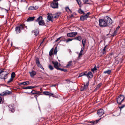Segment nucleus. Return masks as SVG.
Instances as JSON below:
<instances>
[{
  "instance_id": "obj_1",
  "label": "nucleus",
  "mask_w": 125,
  "mask_h": 125,
  "mask_svg": "<svg viewBox=\"0 0 125 125\" xmlns=\"http://www.w3.org/2000/svg\"><path fill=\"white\" fill-rule=\"evenodd\" d=\"M9 72L0 70V77L1 78L5 79L7 77V75Z\"/></svg>"
},
{
  "instance_id": "obj_2",
  "label": "nucleus",
  "mask_w": 125,
  "mask_h": 125,
  "mask_svg": "<svg viewBox=\"0 0 125 125\" xmlns=\"http://www.w3.org/2000/svg\"><path fill=\"white\" fill-rule=\"evenodd\" d=\"M36 21L39 22V24L40 25H44L45 24L44 21L42 20V17L41 16H40L38 18Z\"/></svg>"
},
{
  "instance_id": "obj_3",
  "label": "nucleus",
  "mask_w": 125,
  "mask_h": 125,
  "mask_svg": "<svg viewBox=\"0 0 125 125\" xmlns=\"http://www.w3.org/2000/svg\"><path fill=\"white\" fill-rule=\"evenodd\" d=\"M52 63L54 65V67L57 70L63 71V70L60 68L59 67L60 66V64L57 62H52Z\"/></svg>"
},
{
  "instance_id": "obj_4",
  "label": "nucleus",
  "mask_w": 125,
  "mask_h": 125,
  "mask_svg": "<svg viewBox=\"0 0 125 125\" xmlns=\"http://www.w3.org/2000/svg\"><path fill=\"white\" fill-rule=\"evenodd\" d=\"M99 25L101 27H105L107 25V23L104 20H99Z\"/></svg>"
},
{
  "instance_id": "obj_5",
  "label": "nucleus",
  "mask_w": 125,
  "mask_h": 125,
  "mask_svg": "<svg viewBox=\"0 0 125 125\" xmlns=\"http://www.w3.org/2000/svg\"><path fill=\"white\" fill-rule=\"evenodd\" d=\"M124 99V96L121 95H120L117 99V102L119 104H121Z\"/></svg>"
},
{
  "instance_id": "obj_6",
  "label": "nucleus",
  "mask_w": 125,
  "mask_h": 125,
  "mask_svg": "<svg viewBox=\"0 0 125 125\" xmlns=\"http://www.w3.org/2000/svg\"><path fill=\"white\" fill-rule=\"evenodd\" d=\"M51 6L53 8H57L58 7V3L56 0H54L53 2L51 4Z\"/></svg>"
},
{
  "instance_id": "obj_7",
  "label": "nucleus",
  "mask_w": 125,
  "mask_h": 125,
  "mask_svg": "<svg viewBox=\"0 0 125 125\" xmlns=\"http://www.w3.org/2000/svg\"><path fill=\"white\" fill-rule=\"evenodd\" d=\"M24 28V26L22 25H21L17 27L15 29L17 33H20L21 30H23Z\"/></svg>"
},
{
  "instance_id": "obj_8",
  "label": "nucleus",
  "mask_w": 125,
  "mask_h": 125,
  "mask_svg": "<svg viewBox=\"0 0 125 125\" xmlns=\"http://www.w3.org/2000/svg\"><path fill=\"white\" fill-rule=\"evenodd\" d=\"M106 22L107 23V24H110L112 23L113 22L112 21L109 17L106 16L105 18Z\"/></svg>"
},
{
  "instance_id": "obj_9",
  "label": "nucleus",
  "mask_w": 125,
  "mask_h": 125,
  "mask_svg": "<svg viewBox=\"0 0 125 125\" xmlns=\"http://www.w3.org/2000/svg\"><path fill=\"white\" fill-rule=\"evenodd\" d=\"M104 113V112L103 110L100 109L97 111V114L100 117L103 115Z\"/></svg>"
},
{
  "instance_id": "obj_10",
  "label": "nucleus",
  "mask_w": 125,
  "mask_h": 125,
  "mask_svg": "<svg viewBox=\"0 0 125 125\" xmlns=\"http://www.w3.org/2000/svg\"><path fill=\"white\" fill-rule=\"evenodd\" d=\"M77 34V33L76 32L69 33L67 34V36L68 37H73L76 35Z\"/></svg>"
},
{
  "instance_id": "obj_11",
  "label": "nucleus",
  "mask_w": 125,
  "mask_h": 125,
  "mask_svg": "<svg viewBox=\"0 0 125 125\" xmlns=\"http://www.w3.org/2000/svg\"><path fill=\"white\" fill-rule=\"evenodd\" d=\"M48 16L47 17L48 20L49 21H51L52 22L53 21V17L52 14H51L48 13Z\"/></svg>"
},
{
  "instance_id": "obj_12",
  "label": "nucleus",
  "mask_w": 125,
  "mask_h": 125,
  "mask_svg": "<svg viewBox=\"0 0 125 125\" xmlns=\"http://www.w3.org/2000/svg\"><path fill=\"white\" fill-rule=\"evenodd\" d=\"M89 15L88 13H87L85 15H83L80 17V19L81 20L84 21L88 17Z\"/></svg>"
},
{
  "instance_id": "obj_13",
  "label": "nucleus",
  "mask_w": 125,
  "mask_h": 125,
  "mask_svg": "<svg viewBox=\"0 0 125 125\" xmlns=\"http://www.w3.org/2000/svg\"><path fill=\"white\" fill-rule=\"evenodd\" d=\"M84 75L88 77H89L90 78H92L93 77V75L92 73L90 72H88V73H84Z\"/></svg>"
},
{
  "instance_id": "obj_14",
  "label": "nucleus",
  "mask_w": 125,
  "mask_h": 125,
  "mask_svg": "<svg viewBox=\"0 0 125 125\" xmlns=\"http://www.w3.org/2000/svg\"><path fill=\"white\" fill-rule=\"evenodd\" d=\"M89 85L88 82L87 83L86 85L82 87L81 90V91H83L86 90L88 86Z\"/></svg>"
},
{
  "instance_id": "obj_15",
  "label": "nucleus",
  "mask_w": 125,
  "mask_h": 125,
  "mask_svg": "<svg viewBox=\"0 0 125 125\" xmlns=\"http://www.w3.org/2000/svg\"><path fill=\"white\" fill-rule=\"evenodd\" d=\"M11 94L10 92L8 90H7L5 92H4L0 94V95L1 96L4 95H5L9 94Z\"/></svg>"
},
{
  "instance_id": "obj_16",
  "label": "nucleus",
  "mask_w": 125,
  "mask_h": 125,
  "mask_svg": "<svg viewBox=\"0 0 125 125\" xmlns=\"http://www.w3.org/2000/svg\"><path fill=\"white\" fill-rule=\"evenodd\" d=\"M36 64L38 67L42 69H43V68L42 67V66L41 64L40 63L38 60H36Z\"/></svg>"
},
{
  "instance_id": "obj_17",
  "label": "nucleus",
  "mask_w": 125,
  "mask_h": 125,
  "mask_svg": "<svg viewBox=\"0 0 125 125\" xmlns=\"http://www.w3.org/2000/svg\"><path fill=\"white\" fill-rule=\"evenodd\" d=\"M121 45L123 47H124L125 46V39L121 40Z\"/></svg>"
},
{
  "instance_id": "obj_18",
  "label": "nucleus",
  "mask_w": 125,
  "mask_h": 125,
  "mask_svg": "<svg viewBox=\"0 0 125 125\" xmlns=\"http://www.w3.org/2000/svg\"><path fill=\"white\" fill-rule=\"evenodd\" d=\"M32 33L35 35L37 36L39 33V31L38 29L32 31Z\"/></svg>"
},
{
  "instance_id": "obj_19",
  "label": "nucleus",
  "mask_w": 125,
  "mask_h": 125,
  "mask_svg": "<svg viewBox=\"0 0 125 125\" xmlns=\"http://www.w3.org/2000/svg\"><path fill=\"white\" fill-rule=\"evenodd\" d=\"M43 94L45 95L50 96H52L53 94L52 93H51L49 92L46 91L43 92Z\"/></svg>"
},
{
  "instance_id": "obj_20",
  "label": "nucleus",
  "mask_w": 125,
  "mask_h": 125,
  "mask_svg": "<svg viewBox=\"0 0 125 125\" xmlns=\"http://www.w3.org/2000/svg\"><path fill=\"white\" fill-rule=\"evenodd\" d=\"M35 18L34 17H31L29 18L27 20V21H33Z\"/></svg>"
},
{
  "instance_id": "obj_21",
  "label": "nucleus",
  "mask_w": 125,
  "mask_h": 125,
  "mask_svg": "<svg viewBox=\"0 0 125 125\" xmlns=\"http://www.w3.org/2000/svg\"><path fill=\"white\" fill-rule=\"evenodd\" d=\"M29 73H30L31 76V77H32L36 74V72L34 71H32L31 72H30Z\"/></svg>"
},
{
  "instance_id": "obj_22",
  "label": "nucleus",
  "mask_w": 125,
  "mask_h": 125,
  "mask_svg": "<svg viewBox=\"0 0 125 125\" xmlns=\"http://www.w3.org/2000/svg\"><path fill=\"white\" fill-rule=\"evenodd\" d=\"M30 83L29 81H26L24 82H23L20 83V85H28Z\"/></svg>"
},
{
  "instance_id": "obj_23",
  "label": "nucleus",
  "mask_w": 125,
  "mask_h": 125,
  "mask_svg": "<svg viewBox=\"0 0 125 125\" xmlns=\"http://www.w3.org/2000/svg\"><path fill=\"white\" fill-rule=\"evenodd\" d=\"M84 48L82 47L81 48V50L79 54L78 57H80L81 56L82 54V53L83 51L84 50Z\"/></svg>"
},
{
  "instance_id": "obj_24",
  "label": "nucleus",
  "mask_w": 125,
  "mask_h": 125,
  "mask_svg": "<svg viewBox=\"0 0 125 125\" xmlns=\"http://www.w3.org/2000/svg\"><path fill=\"white\" fill-rule=\"evenodd\" d=\"M39 93V92L36 91L35 90H32L31 93H31L33 94H38Z\"/></svg>"
},
{
  "instance_id": "obj_25",
  "label": "nucleus",
  "mask_w": 125,
  "mask_h": 125,
  "mask_svg": "<svg viewBox=\"0 0 125 125\" xmlns=\"http://www.w3.org/2000/svg\"><path fill=\"white\" fill-rule=\"evenodd\" d=\"M99 120H97L91 122L90 123L92 124V125H94L96 124L98 122Z\"/></svg>"
},
{
  "instance_id": "obj_26",
  "label": "nucleus",
  "mask_w": 125,
  "mask_h": 125,
  "mask_svg": "<svg viewBox=\"0 0 125 125\" xmlns=\"http://www.w3.org/2000/svg\"><path fill=\"white\" fill-rule=\"evenodd\" d=\"M111 72V70H109L107 71H104V73L106 74L107 73L108 74H110Z\"/></svg>"
},
{
  "instance_id": "obj_27",
  "label": "nucleus",
  "mask_w": 125,
  "mask_h": 125,
  "mask_svg": "<svg viewBox=\"0 0 125 125\" xmlns=\"http://www.w3.org/2000/svg\"><path fill=\"white\" fill-rule=\"evenodd\" d=\"M86 40L85 39H83V40L82 41V43L83 44V47L84 48L85 47V44Z\"/></svg>"
},
{
  "instance_id": "obj_28",
  "label": "nucleus",
  "mask_w": 125,
  "mask_h": 125,
  "mask_svg": "<svg viewBox=\"0 0 125 125\" xmlns=\"http://www.w3.org/2000/svg\"><path fill=\"white\" fill-rule=\"evenodd\" d=\"M53 50V49L52 48L50 50L49 53V55L50 56H51L52 55Z\"/></svg>"
},
{
  "instance_id": "obj_29",
  "label": "nucleus",
  "mask_w": 125,
  "mask_h": 125,
  "mask_svg": "<svg viewBox=\"0 0 125 125\" xmlns=\"http://www.w3.org/2000/svg\"><path fill=\"white\" fill-rule=\"evenodd\" d=\"M81 37L80 36L76 37L75 39L78 40L79 41H81Z\"/></svg>"
},
{
  "instance_id": "obj_30",
  "label": "nucleus",
  "mask_w": 125,
  "mask_h": 125,
  "mask_svg": "<svg viewBox=\"0 0 125 125\" xmlns=\"http://www.w3.org/2000/svg\"><path fill=\"white\" fill-rule=\"evenodd\" d=\"M72 61H70L67 64L66 66V67H68L72 65Z\"/></svg>"
},
{
  "instance_id": "obj_31",
  "label": "nucleus",
  "mask_w": 125,
  "mask_h": 125,
  "mask_svg": "<svg viewBox=\"0 0 125 125\" xmlns=\"http://www.w3.org/2000/svg\"><path fill=\"white\" fill-rule=\"evenodd\" d=\"M15 74L14 72H13L11 75V77L13 78V79L15 77Z\"/></svg>"
},
{
  "instance_id": "obj_32",
  "label": "nucleus",
  "mask_w": 125,
  "mask_h": 125,
  "mask_svg": "<svg viewBox=\"0 0 125 125\" xmlns=\"http://www.w3.org/2000/svg\"><path fill=\"white\" fill-rule=\"evenodd\" d=\"M106 47H104V49L102 50V52L103 54H104L105 52V48Z\"/></svg>"
},
{
  "instance_id": "obj_33",
  "label": "nucleus",
  "mask_w": 125,
  "mask_h": 125,
  "mask_svg": "<svg viewBox=\"0 0 125 125\" xmlns=\"http://www.w3.org/2000/svg\"><path fill=\"white\" fill-rule=\"evenodd\" d=\"M78 12L79 13L81 14L84 13V12L81 9H80L78 10Z\"/></svg>"
},
{
  "instance_id": "obj_34",
  "label": "nucleus",
  "mask_w": 125,
  "mask_h": 125,
  "mask_svg": "<svg viewBox=\"0 0 125 125\" xmlns=\"http://www.w3.org/2000/svg\"><path fill=\"white\" fill-rule=\"evenodd\" d=\"M29 10H34V6H31L30 7L28 8Z\"/></svg>"
},
{
  "instance_id": "obj_35",
  "label": "nucleus",
  "mask_w": 125,
  "mask_h": 125,
  "mask_svg": "<svg viewBox=\"0 0 125 125\" xmlns=\"http://www.w3.org/2000/svg\"><path fill=\"white\" fill-rule=\"evenodd\" d=\"M48 67L50 70H52L53 69V67L50 65H49Z\"/></svg>"
},
{
  "instance_id": "obj_36",
  "label": "nucleus",
  "mask_w": 125,
  "mask_h": 125,
  "mask_svg": "<svg viewBox=\"0 0 125 125\" xmlns=\"http://www.w3.org/2000/svg\"><path fill=\"white\" fill-rule=\"evenodd\" d=\"M78 3L80 7V5L81 4V2L79 0H76Z\"/></svg>"
},
{
  "instance_id": "obj_37",
  "label": "nucleus",
  "mask_w": 125,
  "mask_h": 125,
  "mask_svg": "<svg viewBox=\"0 0 125 125\" xmlns=\"http://www.w3.org/2000/svg\"><path fill=\"white\" fill-rule=\"evenodd\" d=\"M62 40H60V42H61V41H66H66L67 40H66L64 38V37H63V36H62Z\"/></svg>"
},
{
  "instance_id": "obj_38",
  "label": "nucleus",
  "mask_w": 125,
  "mask_h": 125,
  "mask_svg": "<svg viewBox=\"0 0 125 125\" xmlns=\"http://www.w3.org/2000/svg\"><path fill=\"white\" fill-rule=\"evenodd\" d=\"M73 40V39H69L66 41V42L67 43L68 42H69Z\"/></svg>"
},
{
  "instance_id": "obj_39",
  "label": "nucleus",
  "mask_w": 125,
  "mask_h": 125,
  "mask_svg": "<svg viewBox=\"0 0 125 125\" xmlns=\"http://www.w3.org/2000/svg\"><path fill=\"white\" fill-rule=\"evenodd\" d=\"M13 78L11 77V78L8 81V83H9L11 82L13 80Z\"/></svg>"
},
{
  "instance_id": "obj_40",
  "label": "nucleus",
  "mask_w": 125,
  "mask_h": 125,
  "mask_svg": "<svg viewBox=\"0 0 125 125\" xmlns=\"http://www.w3.org/2000/svg\"><path fill=\"white\" fill-rule=\"evenodd\" d=\"M30 86H27V87H23L22 88L23 89H30Z\"/></svg>"
},
{
  "instance_id": "obj_41",
  "label": "nucleus",
  "mask_w": 125,
  "mask_h": 125,
  "mask_svg": "<svg viewBox=\"0 0 125 125\" xmlns=\"http://www.w3.org/2000/svg\"><path fill=\"white\" fill-rule=\"evenodd\" d=\"M84 4L88 3V0H83Z\"/></svg>"
},
{
  "instance_id": "obj_42",
  "label": "nucleus",
  "mask_w": 125,
  "mask_h": 125,
  "mask_svg": "<svg viewBox=\"0 0 125 125\" xmlns=\"http://www.w3.org/2000/svg\"><path fill=\"white\" fill-rule=\"evenodd\" d=\"M96 69L94 67V68L91 70V71L94 72V71H96Z\"/></svg>"
},
{
  "instance_id": "obj_43",
  "label": "nucleus",
  "mask_w": 125,
  "mask_h": 125,
  "mask_svg": "<svg viewBox=\"0 0 125 125\" xmlns=\"http://www.w3.org/2000/svg\"><path fill=\"white\" fill-rule=\"evenodd\" d=\"M57 48L56 47L54 50V53L55 54H56L57 52Z\"/></svg>"
},
{
  "instance_id": "obj_44",
  "label": "nucleus",
  "mask_w": 125,
  "mask_h": 125,
  "mask_svg": "<svg viewBox=\"0 0 125 125\" xmlns=\"http://www.w3.org/2000/svg\"><path fill=\"white\" fill-rule=\"evenodd\" d=\"M101 84L100 83L97 86L96 88H99L100 87V86L101 85Z\"/></svg>"
},
{
  "instance_id": "obj_45",
  "label": "nucleus",
  "mask_w": 125,
  "mask_h": 125,
  "mask_svg": "<svg viewBox=\"0 0 125 125\" xmlns=\"http://www.w3.org/2000/svg\"><path fill=\"white\" fill-rule=\"evenodd\" d=\"M84 73H81L78 76V77H82V76H83L84 75Z\"/></svg>"
},
{
  "instance_id": "obj_46",
  "label": "nucleus",
  "mask_w": 125,
  "mask_h": 125,
  "mask_svg": "<svg viewBox=\"0 0 125 125\" xmlns=\"http://www.w3.org/2000/svg\"><path fill=\"white\" fill-rule=\"evenodd\" d=\"M62 37H59V38H57V40H56L55 41V42H57L59 41L60 39L62 38Z\"/></svg>"
},
{
  "instance_id": "obj_47",
  "label": "nucleus",
  "mask_w": 125,
  "mask_h": 125,
  "mask_svg": "<svg viewBox=\"0 0 125 125\" xmlns=\"http://www.w3.org/2000/svg\"><path fill=\"white\" fill-rule=\"evenodd\" d=\"M66 10L68 12H69V11H70V10L68 7H66Z\"/></svg>"
},
{
  "instance_id": "obj_48",
  "label": "nucleus",
  "mask_w": 125,
  "mask_h": 125,
  "mask_svg": "<svg viewBox=\"0 0 125 125\" xmlns=\"http://www.w3.org/2000/svg\"><path fill=\"white\" fill-rule=\"evenodd\" d=\"M37 87L36 86H30V89H31L33 88H34Z\"/></svg>"
},
{
  "instance_id": "obj_49",
  "label": "nucleus",
  "mask_w": 125,
  "mask_h": 125,
  "mask_svg": "<svg viewBox=\"0 0 125 125\" xmlns=\"http://www.w3.org/2000/svg\"><path fill=\"white\" fill-rule=\"evenodd\" d=\"M38 8V7L37 6H35L34 7V10H36Z\"/></svg>"
},
{
  "instance_id": "obj_50",
  "label": "nucleus",
  "mask_w": 125,
  "mask_h": 125,
  "mask_svg": "<svg viewBox=\"0 0 125 125\" xmlns=\"http://www.w3.org/2000/svg\"><path fill=\"white\" fill-rule=\"evenodd\" d=\"M124 106H125L124 105H122V106H121V107H120L119 108H120V109H121L123 108V107H124Z\"/></svg>"
},
{
  "instance_id": "obj_51",
  "label": "nucleus",
  "mask_w": 125,
  "mask_h": 125,
  "mask_svg": "<svg viewBox=\"0 0 125 125\" xmlns=\"http://www.w3.org/2000/svg\"><path fill=\"white\" fill-rule=\"evenodd\" d=\"M118 29L117 28L116 29V31H115L114 32V33L115 34L116 33H117V32H116V31Z\"/></svg>"
},
{
  "instance_id": "obj_52",
  "label": "nucleus",
  "mask_w": 125,
  "mask_h": 125,
  "mask_svg": "<svg viewBox=\"0 0 125 125\" xmlns=\"http://www.w3.org/2000/svg\"><path fill=\"white\" fill-rule=\"evenodd\" d=\"M2 100V99L1 97H0V103Z\"/></svg>"
},
{
  "instance_id": "obj_53",
  "label": "nucleus",
  "mask_w": 125,
  "mask_h": 125,
  "mask_svg": "<svg viewBox=\"0 0 125 125\" xmlns=\"http://www.w3.org/2000/svg\"><path fill=\"white\" fill-rule=\"evenodd\" d=\"M38 96H37V95H35V98H36V99L37 97H38Z\"/></svg>"
},
{
  "instance_id": "obj_54",
  "label": "nucleus",
  "mask_w": 125,
  "mask_h": 125,
  "mask_svg": "<svg viewBox=\"0 0 125 125\" xmlns=\"http://www.w3.org/2000/svg\"><path fill=\"white\" fill-rule=\"evenodd\" d=\"M120 28V26H118L117 28L118 29H119Z\"/></svg>"
},
{
  "instance_id": "obj_55",
  "label": "nucleus",
  "mask_w": 125,
  "mask_h": 125,
  "mask_svg": "<svg viewBox=\"0 0 125 125\" xmlns=\"http://www.w3.org/2000/svg\"><path fill=\"white\" fill-rule=\"evenodd\" d=\"M56 16H55V17H54V18H56Z\"/></svg>"
},
{
  "instance_id": "obj_56",
  "label": "nucleus",
  "mask_w": 125,
  "mask_h": 125,
  "mask_svg": "<svg viewBox=\"0 0 125 125\" xmlns=\"http://www.w3.org/2000/svg\"><path fill=\"white\" fill-rule=\"evenodd\" d=\"M42 42H41V44L42 43Z\"/></svg>"
},
{
  "instance_id": "obj_57",
  "label": "nucleus",
  "mask_w": 125,
  "mask_h": 125,
  "mask_svg": "<svg viewBox=\"0 0 125 125\" xmlns=\"http://www.w3.org/2000/svg\"><path fill=\"white\" fill-rule=\"evenodd\" d=\"M1 0H0V1Z\"/></svg>"
}]
</instances>
